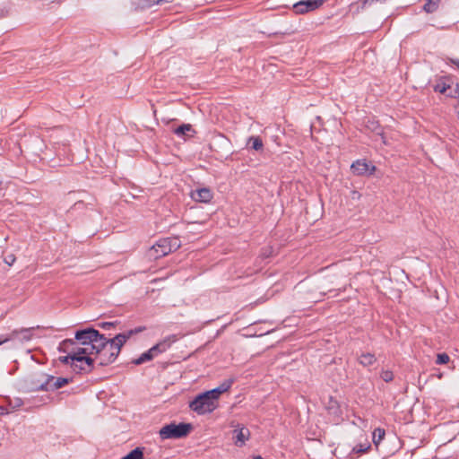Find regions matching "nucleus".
I'll return each instance as SVG.
<instances>
[{
	"mask_svg": "<svg viewBox=\"0 0 459 459\" xmlns=\"http://www.w3.org/2000/svg\"><path fill=\"white\" fill-rule=\"evenodd\" d=\"M59 360L64 364L71 365V362H74V360L82 361V359L80 358L73 357L70 354H67L66 356L60 357Z\"/></svg>",
	"mask_w": 459,
	"mask_h": 459,
	"instance_id": "32",
	"label": "nucleus"
},
{
	"mask_svg": "<svg viewBox=\"0 0 459 459\" xmlns=\"http://www.w3.org/2000/svg\"><path fill=\"white\" fill-rule=\"evenodd\" d=\"M253 459H263V457L260 455H257V456L254 457Z\"/></svg>",
	"mask_w": 459,
	"mask_h": 459,
	"instance_id": "41",
	"label": "nucleus"
},
{
	"mask_svg": "<svg viewBox=\"0 0 459 459\" xmlns=\"http://www.w3.org/2000/svg\"><path fill=\"white\" fill-rule=\"evenodd\" d=\"M191 429L192 426L189 423H170L162 427L159 434L161 439L180 438L186 437Z\"/></svg>",
	"mask_w": 459,
	"mask_h": 459,
	"instance_id": "3",
	"label": "nucleus"
},
{
	"mask_svg": "<svg viewBox=\"0 0 459 459\" xmlns=\"http://www.w3.org/2000/svg\"><path fill=\"white\" fill-rule=\"evenodd\" d=\"M98 342L99 343L88 342H81V353H83L84 355L91 357V355L94 354V351L98 347H101L104 343H106V340L103 342L99 341Z\"/></svg>",
	"mask_w": 459,
	"mask_h": 459,
	"instance_id": "16",
	"label": "nucleus"
},
{
	"mask_svg": "<svg viewBox=\"0 0 459 459\" xmlns=\"http://www.w3.org/2000/svg\"><path fill=\"white\" fill-rule=\"evenodd\" d=\"M152 359L151 355L148 353V351H145L143 354H141V356L139 358L134 359L133 360V363L134 365H141V364L150 361Z\"/></svg>",
	"mask_w": 459,
	"mask_h": 459,
	"instance_id": "27",
	"label": "nucleus"
},
{
	"mask_svg": "<svg viewBox=\"0 0 459 459\" xmlns=\"http://www.w3.org/2000/svg\"><path fill=\"white\" fill-rule=\"evenodd\" d=\"M247 145H249L255 151L263 150V141L259 136H250L247 140Z\"/></svg>",
	"mask_w": 459,
	"mask_h": 459,
	"instance_id": "23",
	"label": "nucleus"
},
{
	"mask_svg": "<svg viewBox=\"0 0 459 459\" xmlns=\"http://www.w3.org/2000/svg\"><path fill=\"white\" fill-rule=\"evenodd\" d=\"M234 433L236 434L235 445L238 446H242L245 444L246 440L248 439L249 435H250L248 429H247L245 427L235 429Z\"/></svg>",
	"mask_w": 459,
	"mask_h": 459,
	"instance_id": "18",
	"label": "nucleus"
},
{
	"mask_svg": "<svg viewBox=\"0 0 459 459\" xmlns=\"http://www.w3.org/2000/svg\"><path fill=\"white\" fill-rule=\"evenodd\" d=\"M362 195L357 191V190H352L351 191L350 193V196L349 198L352 201V202H357L359 200H360Z\"/></svg>",
	"mask_w": 459,
	"mask_h": 459,
	"instance_id": "38",
	"label": "nucleus"
},
{
	"mask_svg": "<svg viewBox=\"0 0 459 459\" xmlns=\"http://www.w3.org/2000/svg\"><path fill=\"white\" fill-rule=\"evenodd\" d=\"M178 340L177 336L175 334L169 335L166 338H164L162 341L152 346L151 349H149L147 351L151 355L152 359H153L155 357H157L159 354L166 351L173 342H175Z\"/></svg>",
	"mask_w": 459,
	"mask_h": 459,
	"instance_id": "9",
	"label": "nucleus"
},
{
	"mask_svg": "<svg viewBox=\"0 0 459 459\" xmlns=\"http://www.w3.org/2000/svg\"><path fill=\"white\" fill-rule=\"evenodd\" d=\"M178 340L177 336L175 334L169 335L166 338H164L162 341L152 346L151 349H149L147 351L151 355L152 359H153L155 357H157L159 354L166 351L173 342H175Z\"/></svg>",
	"mask_w": 459,
	"mask_h": 459,
	"instance_id": "10",
	"label": "nucleus"
},
{
	"mask_svg": "<svg viewBox=\"0 0 459 459\" xmlns=\"http://www.w3.org/2000/svg\"><path fill=\"white\" fill-rule=\"evenodd\" d=\"M371 448V444L367 437L363 434L360 436L359 442L356 444L352 448V453L357 455H362L368 453Z\"/></svg>",
	"mask_w": 459,
	"mask_h": 459,
	"instance_id": "15",
	"label": "nucleus"
},
{
	"mask_svg": "<svg viewBox=\"0 0 459 459\" xmlns=\"http://www.w3.org/2000/svg\"><path fill=\"white\" fill-rule=\"evenodd\" d=\"M449 361V356L446 353H439L437 356L436 363L438 365L446 364Z\"/></svg>",
	"mask_w": 459,
	"mask_h": 459,
	"instance_id": "35",
	"label": "nucleus"
},
{
	"mask_svg": "<svg viewBox=\"0 0 459 459\" xmlns=\"http://www.w3.org/2000/svg\"><path fill=\"white\" fill-rule=\"evenodd\" d=\"M74 347H72L73 349V352H70V355L73 356V357H79V356H82L84 355L83 353H81V346L80 344L76 342V340L74 339Z\"/></svg>",
	"mask_w": 459,
	"mask_h": 459,
	"instance_id": "31",
	"label": "nucleus"
},
{
	"mask_svg": "<svg viewBox=\"0 0 459 459\" xmlns=\"http://www.w3.org/2000/svg\"><path fill=\"white\" fill-rule=\"evenodd\" d=\"M74 345V339H65L62 341L58 345V351L66 354L73 352L72 347Z\"/></svg>",
	"mask_w": 459,
	"mask_h": 459,
	"instance_id": "21",
	"label": "nucleus"
},
{
	"mask_svg": "<svg viewBox=\"0 0 459 459\" xmlns=\"http://www.w3.org/2000/svg\"><path fill=\"white\" fill-rule=\"evenodd\" d=\"M190 197L195 202L207 204L213 198V193L208 187H202L191 191Z\"/></svg>",
	"mask_w": 459,
	"mask_h": 459,
	"instance_id": "14",
	"label": "nucleus"
},
{
	"mask_svg": "<svg viewBox=\"0 0 459 459\" xmlns=\"http://www.w3.org/2000/svg\"><path fill=\"white\" fill-rule=\"evenodd\" d=\"M78 358L82 359V361L74 360L71 362V368L75 373H89L93 369V362L94 360L86 355L79 356Z\"/></svg>",
	"mask_w": 459,
	"mask_h": 459,
	"instance_id": "11",
	"label": "nucleus"
},
{
	"mask_svg": "<svg viewBox=\"0 0 459 459\" xmlns=\"http://www.w3.org/2000/svg\"><path fill=\"white\" fill-rule=\"evenodd\" d=\"M5 402L9 403L11 409L18 408L22 404V401L20 398H15L13 403L9 397L2 396V414L10 412V410L7 408H4V403H5Z\"/></svg>",
	"mask_w": 459,
	"mask_h": 459,
	"instance_id": "20",
	"label": "nucleus"
},
{
	"mask_svg": "<svg viewBox=\"0 0 459 459\" xmlns=\"http://www.w3.org/2000/svg\"><path fill=\"white\" fill-rule=\"evenodd\" d=\"M368 126L372 131H375V132H376V134H377V135H380V136H381V139H382V142H383L384 143H385V137H384V135H383V131H382V129L379 127V126H378L377 124H376V123H374V122H373V123H371V126Z\"/></svg>",
	"mask_w": 459,
	"mask_h": 459,
	"instance_id": "34",
	"label": "nucleus"
},
{
	"mask_svg": "<svg viewBox=\"0 0 459 459\" xmlns=\"http://www.w3.org/2000/svg\"><path fill=\"white\" fill-rule=\"evenodd\" d=\"M351 169L356 176H367L372 175L376 170V167L364 160H358L351 164Z\"/></svg>",
	"mask_w": 459,
	"mask_h": 459,
	"instance_id": "12",
	"label": "nucleus"
},
{
	"mask_svg": "<svg viewBox=\"0 0 459 459\" xmlns=\"http://www.w3.org/2000/svg\"><path fill=\"white\" fill-rule=\"evenodd\" d=\"M74 339L80 344L81 342H97L100 341L103 342L106 340V336L101 334L99 331L94 328H86L82 330H79L75 333Z\"/></svg>",
	"mask_w": 459,
	"mask_h": 459,
	"instance_id": "6",
	"label": "nucleus"
},
{
	"mask_svg": "<svg viewBox=\"0 0 459 459\" xmlns=\"http://www.w3.org/2000/svg\"><path fill=\"white\" fill-rule=\"evenodd\" d=\"M206 393L219 405L218 400L220 398V395L222 394V392L220 390L219 386L212 390L206 391Z\"/></svg>",
	"mask_w": 459,
	"mask_h": 459,
	"instance_id": "29",
	"label": "nucleus"
},
{
	"mask_svg": "<svg viewBox=\"0 0 459 459\" xmlns=\"http://www.w3.org/2000/svg\"><path fill=\"white\" fill-rule=\"evenodd\" d=\"M180 247V241L177 238H165L160 239L152 249L156 256H164L173 251H176Z\"/></svg>",
	"mask_w": 459,
	"mask_h": 459,
	"instance_id": "4",
	"label": "nucleus"
},
{
	"mask_svg": "<svg viewBox=\"0 0 459 459\" xmlns=\"http://www.w3.org/2000/svg\"><path fill=\"white\" fill-rule=\"evenodd\" d=\"M385 431L384 429H382V428L375 429V430L373 431V434H372V441L377 447L379 446L381 441L385 438Z\"/></svg>",
	"mask_w": 459,
	"mask_h": 459,
	"instance_id": "22",
	"label": "nucleus"
},
{
	"mask_svg": "<svg viewBox=\"0 0 459 459\" xmlns=\"http://www.w3.org/2000/svg\"><path fill=\"white\" fill-rule=\"evenodd\" d=\"M121 459H143V448L136 447Z\"/></svg>",
	"mask_w": 459,
	"mask_h": 459,
	"instance_id": "24",
	"label": "nucleus"
},
{
	"mask_svg": "<svg viewBox=\"0 0 459 459\" xmlns=\"http://www.w3.org/2000/svg\"><path fill=\"white\" fill-rule=\"evenodd\" d=\"M325 409L328 414L333 417V420L339 421L342 419V411L339 402L333 396H329L325 403Z\"/></svg>",
	"mask_w": 459,
	"mask_h": 459,
	"instance_id": "13",
	"label": "nucleus"
},
{
	"mask_svg": "<svg viewBox=\"0 0 459 459\" xmlns=\"http://www.w3.org/2000/svg\"><path fill=\"white\" fill-rule=\"evenodd\" d=\"M358 361L363 367H368L373 365L377 361V358L373 353L366 352L362 353L359 357Z\"/></svg>",
	"mask_w": 459,
	"mask_h": 459,
	"instance_id": "19",
	"label": "nucleus"
},
{
	"mask_svg": "<svg viewBox=\"0 0 459 459\" xmlns=\"http://www.w3.org/2000/svg\"><path fill=\"white\" fill-rule=\"evenodd\" d=\"M34 330V327L30 328H22L19 330H13L10 334L2 335V344L8 342L9 341H19L28 342L32 338L31 332Z\"/></svg>",
	"mask_w": 459,
	"mask_h": 459,
	"instance_id": "7",
	"label": "nucleus"
},
{
	"mask_svg": "<svg viewBox=\"0 0 459 459\" xmlns=\"http://www.w3.org/2000/svg\"><path fill=\"white\" fill-rule=\"evenodd\" d=\"M324 0H303L293 4V10L297 14H304L321 7Z\"/></svg>",
	"mask_w": 459,
	"mask_h": 459,
	"instance_id": "8",
	"label": "nucleus"
},
{
	"mask_svg": "<svg viewBox=\"0 0 459 459\" xmlns=\"http://www.w3.org/2000/svg\"><path fill=\"white\" fill-rule=\"evenodd\" d=\"M40 376L44 378V381L40 382L39 385L32 387V390L55 391L71 381V379L66 377H55L47 374H41Z\"/></svg>",
	"mask_w": 459,
	"mask_h": 459,
	"instance_id": "5",
	"label": "nucleus"
},
{
	"mask_svg": "<svg viewBox=\"0 0 459 459\" xmlns=\"http://www.w3.org/2000/svg\"><path fill=\"white\" fill-rule=\"evenodd\" d=\"M118 322L117 321H115V322H101L99 324V326L104 330H108L112 327H114L116 325H117Z\"/></svg>",
	"mask_w": 459,
	"mask_h": 459,
	"instance_id": "37",
	"label": "nucleus"
},
{
	"mask_svg": "<svg viewBox=\"0 0 459 459\" xmlns=\"http://www.w3.org/2000/svg\"><path fill=\"white\" fill-rule=\"evenodd\" d=\"M192 130L191 126L182 125L174 130V133L178 136H183Z\"/></svg>",
	"mask_w": 459,
	"mask_h": 459,
	"instance_id": "28",
	"label": "nucleus"
},
{
	"mask_svg": "<svg viewBox=\"0 0 459 459\" xmlns=\"http://www.w3.org/2000/svg\"><path fill=\"white\" fill-rule=\"evenodd\" d=\"M446 64L455 66L459 72V58L449 57L446 59Z\"/></svg>",
	"mask_w": 459,
	"mask_h": 459,
	"instance_id": "39",
	"label": "nucleus"
},
{
	"mask_svg": "<svg viewBox=\"0 0 459 459\" xmlns=\"http://www.w3.org/2000/svg\"><path fill=\"white\" fill-rule=\"evenodd\" d=\"M380 377L386 383L391 382L394 379V374L391 370H382Z\"/></svg>",
	"mask_w": 459,
	"mask_h": 459,
	"instance_id": "33",
	"label": "nucleus"
},
{
	"mask_svg": "<svg viewBox=\"0 0 459 459\" xmlns=\"http://www.w3.org/2000/svg\"><path fill=\"white\" fill-rule=\"evenodd\" d=\"M42 373L37 374L32 376L29 382H30V391H33L32 387H35L36 385H39L40 382L44 381V378L40 376Z\"/></svg>",
	"mask_w": 459,
	"mask_h": 459,
	"instance_id": "26",
	"label": "nucleus"
},
{
	"mask_svg": "<svg viewBox=\"0 0 459 459\" xmlns=\"http://www.w3.org/2000/svg\"><path fill=\"white\" fill-rule=\"evenodd\" d=\"M192 411L199 415L211 413L218 408V404L206 392L198 394L189 404Z\"/></svg>",
	"mask_w": 459,
	"mask_h": 459,
	"instance_id": "2",
	"label": "nucleus"
},
{
	"mask_svg": "<svg viewBox=\"0 0 459 459\" xmlns=\"http://www.w3.org/2000/svg\"><path fill=\"white\" fill-rule=\"evenodd\" d=\"M437 3L438 2L434 1V0H428V2L424 5V10L427 13L434 12L437 8Z\"/></svg>",
	"mask_w": 459,
	"mask_h": 459,
	"instance_id": "30",
	"label": "nucleus"
},
{
	"mask_svg": "<svg viewBox=\"0 0 459 459\" xmlns=\"http://www.w3.org/2000/svg\"><path fill=\"white\" fill-rule=\"evenodd\" d=\"M173 0H143L141 2L142 8H151L156 4L171 3Z\"/></svg>",
	"mask_w": 459,
	"mask_h": 459,
	"instance_id": "25",
	"label": "nucleus"
},
{
	"mask_svg": "<svg viewBox=\"0 0 459 459\" xmlns=\"http://www.w3.org/2000/svg\"><path fill=\"white\" fill-rule=\"evenodd\" d=\"M449 82L450 79L447 77L440 78L434 87L435 91L453 97L454 95L452 94V92H448V91L450 90Z\"/></svg>",
	"mask_w": 459,
	"mask_h": 459,
	"instance_id": "17",
	"label": "nucleus"
},
{
	"mask_svg": "<svg viewBox=\"0 0 459 459\" xmlns=\"http://www.w3.org/2000/svg\"><path fill=\"white\" fill-rule=\"evenodd\" d=\"M146 329L145 326H137L124 333L116 334L113 338L106 337V343L98 347L94 354L97 356L100 366H108L113 363L118 357L124 344L134 334L140 333Z\"/></svg>",
	"mask_w": 459,
	"mask_h": 459,
	"instance_id": "1",
	"label": "nucleus"
},
{
	"mask_svg": "<svg viewBox=\"0 0 459 459\" xmlns=\"http://www.w3.org/2000/svg\"><path fill=\"white\" fill-rule=\"evenodd\" d=\"M15 260H16V258H15L14 255H9L6 257H4V263L8 266H11L15 262Z\"/></svg>",
	"mask_w": 459,
	"mask_h": 459,
	"instance_id": "40",
	"label": "nucleus"
},
{
	"mask_svg": "<svg viewBox=\"0 0 459 459\" xmlns=\"http://www.w3.org/2000/svg\"><path fill=\"white\" fill-rule=\"evenodd\" d=\"M232 384H233V380L228 379V380H225L223 383H221L219 385V388L223 394V393L227 392L231 387Z\"/></svg>",
	"mask_w": 459,
	"mask_h": 459,
	"instance_id": "36",
	"label": "nucleus"
}]
</instances>
